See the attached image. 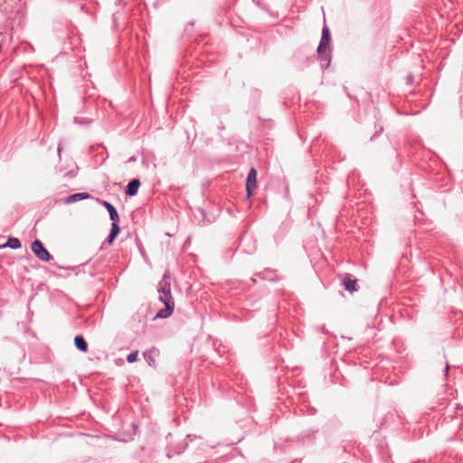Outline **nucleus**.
Wrapping results in <instances>:
<instances>
[{"mask_svg":"<svg viewBox=\"0 0 463 463\" xmlns=\"http://www.w3.org/2000/svg\"><path fill=\"white\" fill-rule=\"evenodd\" d=\"M317 53H318V59L321 63V67L323 69L328 68L330 65V62H331L330 52H327L326 50H325V51H322L321 52H317Z\"/></svg>","mask_w":463,"mask_h":463,"instance_id":"9d476101","label":"nucleus"},{"mask_svg":"<svg viewBox=\"0 0 463 463\" xmlns=\"http://www.w3.org/2000/svg\"><path fill=\"white\" fill-rule=\"evenodd\" d=\"M407 80H408V83H411V81H412V76H411V75L408 76V79H407Z\"/></svg>","mask_w":463,"mask_h":463,"instance_id":"4468645a","label":"nucleus"},{"mask_svg":"<svg viewBox=\"0 0 463 463\" xmlns=\"http://www.w3.org/2000/svg\"><path fill=\"white\" fill-rule=\"evenodd\" d=\"M140 181L137 178L132 179L125 188V194L128 196H135L137 194L138 188L140 186Z\"/></svg>","mask_w":463,"mask_h":463,"instance_id":"0eeeda50","label":"nucleus"},{"mask_svg":"<svg viewBox=\"0 0 463 463\" xmlns=\"http://www.w3.org/2000/svg\"><path fill=\"white\" fill-rule=\"evenodd\" d=\"M99 202L102 206H104L107 209L109 214V218L112 221L110 232L105 241V242L110 245L114 242L115 239L118 237L120 232V227L118 223L119 221V216L117 212V209L110 203L103 200H99Z\"/></svg>","mask_w":463,"mask_h":463,"instance_id":"f03ea898","label":"nucleus"},{"mask_svg":"<svg viewBox=\"0 0 463 463\" xmlns=\"http://www.w3.org/2000/svg\"><path fill=\"white\" fill-rule=\"evenodd\" d=\"M90 197V194L88 193H76V194L69 195L66 198L65 203H76V202H79L81 200L88 199Z\"/></svg>","mask_w":463,"mask_h":463,"instance_id":"1a4fd4ad","label":"nucleus"},{"mask_svg":"<svg viewBox=\"0 0 463 463\" xmlns=\"http://www.w3.org/2000/svg\"><path fill=\"white\" fill-rule=\"evenodd\" d=\"M21 246V241L17 238L10 237L4 245L0 246V248L8 247L14 250H17L20 249Z\"/></svg>","mask_w":463,"mask_h":463,"instance_id":"f8f14e48","label":"nucleus"},{"mask_svg":"<svg viewBox=\"0 0 463 463\" xmlns=\"http://www.w3.org/2000/svg\"><path fill=\"white\" fill-rule=\"evenodd\" d=\"M330 39L331 35L329 28L327 25L324 24L322 28L321 39L317 50V52H321L322 51L326 50V48L329 46Z\"/></svg>","mask_w":463,"mask_h":463,"instance_id":"39448f33","label":"nucleus"},{"mask_svg":"<svg viewBox=\"0 0 463 463\" xmlns=\"http://www.w3.org/2000/svg\"><path fill=\"white\" fill-rule=\"evenodd\" d=\"M257 188V171L255 168H250L246 180L247 196L250 197L253 191Z\"/></svg>","mask_w":463,"mask_h":463,"instance_id":"20e7f679","label":"nucleus"},{"mask_svg":"<svg viewBox=\"0 0 463 463\" xmlns=\"http://www.w3.org/2000/svg\"><path fill=\"white\" fill-rule=\"evenodd\" d=\"M137 358H138V351L136 350L128 354L127 361H128V363L132 364V363L137 362Z\"/></svg>","mask_w":463,"mask_h":463,"instance_id":"ddd939ff","label":"nucleus"},{"mask_svg":"<svg viewBox=\"0 0 463 463\" xmlns=\"http://www.w3.org/2000/svg\"><path fill=\"white\" fill-rule=\"evenodd\" d=\"M74 345L80 352L85 353L88 351V344L82 335H76L74 337Z\"/></svg>","mask_w":463,"mask_h":463,"instance_id":"9b49d317","label":"nucleus"},{"mask_svg":"<svg viewBox=\"0 0 463 463\" xmlns=\"http://www.w3.org/2000/svg\"><path fill=\"white\" fill-rule=\"evenodd\" d=\"M159 355V350L153 347L143 353V356L149 366H156V358Z\"/></svg>","mask_w":463,"mask_h":463,"instance_id":"423d86ee","label":"nucleus"},{"mask_svg":"<svg viewBox=\"0 0 463 463\" xmlns=\"http://www.w3.org/2000/svg\"><path fill=\"white\" fill-rule=\"evenodd\" d=\"M265 272L273 273L274 271L272 269H266Z\"/></svg>","mask_w":463,"mask_h":463,"instance_id":"f3484780","label":"nucleus"},{"mask_svg":"<svg viewBox=\"0 0 463 463\" xmlns=\"http://www.w3.org/2000/svg\"><path fill=\"white\" fill-rule=\"evenodd\" d=\"M123 3V0H116L117 5H121Z\"/></svg>","mask_w":463,"mask_h":463,"instance_id":"dca6fc26","label":"nucleus"},{"mask_svg":"<svg viewBox=\"0 0 463 463\" xmlns=\"http://www.w3.org/2000/svg\"><path fill=\"white\" fill-rule=\"evenodd\" d=\"M342 283L345 287V289L350 292L356 291L357 280L353 279L350 274H345L342 279Z\"/></svg>","mask_w":463,"mask_h":463,"instance_id":"6e6552de","label":"nucleus"},{"mask_svg":"<svg viewBox=\"0 0 463 463\" xmlns=\"http://www.w3.org/2000/svg\"><path fill=\"white\" fill-rule=\"evenodd\" d=\"M449 369V364L447 363L446 367H445V372H446V373H448Z\"/></svg>","mask_w":463,"mask_h":463,"instance_id":"2eb2a0df","label":"nucleus"},{"mask_svg":"<svg viewBox=\"0 0 463 463\" xmlns=\"http://www.w3.org/2000/svg\"><path fill=\"white\" fill-rule=\"evenodd\" d=\"M32 251L34 255L43 261H50L52 259V256L47 250V249L43 246V242L39 240H35L33 241L31 245Z\"/></svg>","mask_w":463,"mask_h":463,"instance_id":"7ed1b4c3","label":"nucleus"},{"mask_svg":"<svg viewBox=\"0 0 463 463\" xmlns=\"http://www.w3.org/2000/svg\"><path fill=\"white\" fill-rule=\"evenodd\" d=\"M157 292L159 294V300L164 303L165 308L160 309L155 318H167L173 314L175 309V300L171 293V276L168 270L164 273L159 281Z\"/></svg>","mask_w":463,"mask_h":463,"instance_id":"f257e3e1","label":"nucleus"}]
</instances>
